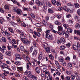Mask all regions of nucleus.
Segmentation results:
<instances>
[{"mask_svg":"<svg viewBox=\"0 0 80 80\" xmlns=\"http://www.w3.org/2000/svg\"><path fill=\"white\" fill-rule=\"evenodd\" d=\"M37 50L36 49L34 51L32 54V55L34 57H35L36 55H37Z\"/></svg>","mask_w":80,"mask_h":80,"instance_id":"obj_10","label":"nucleus"},{"mask_svg":"<svg viewBox=\"0 0 80 80\" xmlns=\"http://www.w3.org/2000/svg\"><path fill=\"white\" fill-rule=\"evenodd\" d=\"M75 27L77 29L80 28V24L79 23H77L75 25Z\"/></svg>","mask_w":80,"mask_h":80,"instance_id":"obj_30","label":"nucleus"},{"mask_svg":"<svg viewBox=\"0 0 80 80\" xmlns=\"http://www.w3.org/2000/svg\"><path fill=\"white\" fill-rule=\"evenodd\" d=\"M50 31L49 30H47L46 32V36L47 37L48 36V35H50V34H51V33H50Z\"/></svg>","mask_w":80,"mask_h":80,"instance_id":"obj_22","label":"nucleus"},{"mask_svg":"<svg viewBox=\"0 0 80 80\" xmlns=\"http://www.w3.org/2000/svg\"><path fill=\"white\" fill-rule=\"evenodd\" d=\"M35 25L36 26V27H39L41 26V24L40 23H36L35 24Z\"/></svg>","mask_w":80,"mask_h":80,"instance_id":"obj_42","label":"nucleus"},{"mask_svg":"<svg viewBox=\"0 0 80 80\" xmlns=\"http://www.w3.org/2000/svg\"><path fill=\"white\" fill-rule=\"evenodd\" d=\"M58 31L59 32H61L63 30V28L61 27V26H59L58 28Z\"/></svg>","mask_w":80,"mask_h":80,"instance_id":"obj_26","label":"nucleus"},{"mask_svg":"<svg viewBox=\"0 0 80 80\" xmlns=\"http://www.w3.org/2000/svg\"><path fill=\"white\" fill-rule=\"evenodd\" d=\"M8 30L9 31L11 32V33H14V31H13V30L12 29L10 28H8Z\"/></svg>","mask_w":80,"mask_h":80,"instance_id":"obj_49","label":"nucleus"},{"mask_svg":"<svg viewBox=\"0 0 80 80\" xmlns=\"http://www.w3.org/2000/svg\"><path fill=\"white\" fill-rule=\"evenodd\" d=\"M42 5L43 7V8H44L45 10H47V7L45 5L44 3L42 4Z\"/></svg>","mask_w":80,"mask_h":80,"instance_id":"obj_40","label":"nucleus"},{"mask_svg":"<svg viewBox=\"0 0 80 80\" xmlns=\"http://www.w3.org/2000/svg\"><path fill=\"white\" fill-rule=\"evenodd\" d=\"M74 33L75 34H77V35L80 36V31L79 30H74Z\"/></svg>","mask_w":80,"mask_h":80,"instance_id":"obj_14","label":"nucleus"},{"mask_svg":"<svg viewBox=\"0 0 80 80\" xmlns=\"http://www.w3.org/2000/svg\"><path fill=\"white\" fill-rule=\"evenodd\" d=\"M42 53H41L40 54L39 57H38V59L39 60H42Z\"/></svg>","mask_w":80,"mask_h":80,"instance_id":"obj_34","label":"nucleus"},{"mask_svg":"<svg viewBox=\"0 0 80 80\" xmlns=\"http://www.w3.org/2000/svg\"><path fill=\"white\" fill-rule=\"evenodd\" d=\"M32 74V72L28 71H26L24 72L25 75H27L28 77L30 78L32 77V74Z\"/></svg>","mask_w":80,"mask_h":80,"instance_id":"obj_2","label":"nucleus"},{"mask_svg":"<svg viewBox=\"0 0 80 80\" xmlns=\"http://www.w3.org/2000/svg\"><path fill=\"white\" fill-rule=\"evenodd\" d=\"M36 35L38 36V37H40V36L41 35V34H40V32H37Z\"/></svg>","mask_w":80,"mask_h":80,"instance_id":"obj_53","label":"nucleus"},{"mask_svg":"<svg viewBox=\"0 0 80 80\" xmlns=\"http://www.w3.org/2000/svg\"><path fill=\"white\" fill-rule=\"evenodd\" d=\"M45 75H47V74H48V77H50V73H49L48 71H46L45 72Z\"/></svg>","mask_w":80,"mask_h":80,"instance_id":"obj_59","label":"nucleus"},{"mask_svg":"<svg viewBox=\"0 0 80 80\" xmlns=\"http://www.w3.org/2000/svg\"><path fill=\"white\" fill-rule=\"evenodd\" d=\"M36 71L37 73L38 74L40 73V69L38 67H37L36 68Z\"/></svg>","mask_w":80,"mask_h":80,"instance_id":"obj_19","label":"nucleus"},{"mask_svg":"<svg viewBox=\"0 0 80 80\" xmlns=\"http://www.w3.org/2000/svg\"><path fill=\"white\" fill-rule=\"evenodd\" d=\"M50 31H51V32H53L54 33H58V32L57 31H55L53 29H51Z\"/></svg>","mask_w":80,"mask_h":80,"instance_id":"obj_48","label":"nucleus"},{"mask_svg":"<svg viewBox=\"0 0 80 80\" xmlns=\"http://www.w3.org/2000/svg\"><path fill=\"white\" fill-rule=\"evenodd\" d=\"M51 2L53 5H57V1L55 0H51Z\"/></svg>","mask_w":80,"mask_h":80,"instance_id":"obj_16","label":"nucleus"},{"mask_svg":"<svg viewBox=\"0 0 80 80\" xmlns=\"http://www.w3.org/2000/svg\"><path fill=\"white\" fill-rule=\"evenodd\" d=\"M25 60L28 62L26 64V65L27 70H30V69L31 65H32V64L30 62H29V60H30V58H29V57H28L27 56L25 59Z\"/></svg>","mask_w":80,"mask_h":80,"instance_id":"obj_1","label":"nucleus"},{"mask_svg":"<svg viewBox=\"0 0 80 80\" xmlns=\"http://www.w3.org/2000/svg\"><path fill=\"white\" fill-rule=\"evenodd\" d=\"M73 48L75 50H78V48L76 45H72Z\"/></svg>","mask_w":80,"mask_h":80,"instance_id":"obj_13","label":"nucleus"},{"mask_svg":"<svg viewBox=\"0 0 80 80\" xmlns=\"http://www.w3.org/2000/svg\"><path fill=\"white\" fill-rule=\"evenodd\" d=\"M2 41L3 42H7V39H6V38L5 37H3L2 38Z\"/></svg>","mask_w":80,"mask_h":80,"instance_id":"obj_25","label":"nucleus"},{"mask_svg":"<svg viewBox=\"0 0 80 80\" xmlns=\"http://www.w3.org/2000/svg\"><path fill=\"white\" fill-rule=\"evenodd\" d=\"M33 45L34 46V47H37V43L35 42V41H33Z\"/></svg>","mask_w":80,"mask_h":80,"instance_id":"obj_56","label":"nucleus"},{"mask_svg":"<svg viewBox=\"0 0 80 80\" xmlns=\"http://www.w3.org/2000/svg\"><path fill=\"white\" fill-rule=\"evenodd\" d=\"M61 64H62V65H63V66H64V67H65V66H66V63H65V62H64V61H63V62H62L61 63Z\"/></svg>","mask_w":80,"mask_h":80,"instance_id":"obj_55","label":"nucleus"},{"mask_svg":"<svg viewBox=\"0 0 80 80\" xmlns=\"http://www.w3.org/2000/svg\"><path fill=\"white\" fill-rule=\"evenodd\" d=\"M63 26L64 27H65V29H67V27H68V25L67 24H66L65 23H63L62 24Z\"/></svg>","mask_w":80,"mask_h":80,"instance_id":"obj_44","label":"nucleus"},{"mask_svg":"<svg viewBox=\"0 0 80 80\" xmlns=\"http://www.w3.org/2000/svg\"><path fill=\"white\" fill-rule=\"evenodd\" d=\"M15 57L16 58H18V59H22V57L21 56L18 54H16L15 55Z\"/></svg>","mask_w":80,"mask_h":80,"instance_id":"obj_11","label":"nucleus"},{"mask_svg":"<svg viewBox=\"0 0 80 80\" xmlns=\"http://www.w3.org/2000/svg\"><path fill=\"white\" fill-rule=\"evenodd\" d=\"M20 48L21 51L23 52L25 50V48H24V47L22 46H20Z\"/></svg>","mask_w":80,"mask_h":80,"instance_id":"obj_32","label":"nucleus"},{"mask_svg":"<svg viewBox=\"0 0 80 80\" xmlns=\"http://www.w3.org/2000/svg\"><path fill=\"white\" fill-rule=\"evenodd\" d=\"M46 38H47L49 40H53V37L52 34H50L48 36H46Z\"/></svg>","mask_w":80,"mask_h":80,"instance_id":"obj_5","label":"nucleus"},{"mask_svg":"<svg viewBox=\"0 0 80 80\" xmlns=\"http://www.w3.org/2000/svg\"><path fill=\"white\" fill-rule=\"evenodd\" d=\"M70 78L72 80H75V76L74 75H71Z\"/></svg>","mask_w":80,"mask_h":80,"instance_id":"obj_29","label":"nucleus"},{"mask_svg":"<svg viewBox=\"0 0 80 80\" xmlns=\"http://www.w3.org/2000/svg\"><path fill=\"white\" fill-rule=\"evenodd\" d=\"M58 60L60 62H63L64 61V59H63V57H60L58 58Z\"/></svg>","mask_w":80,"mask_h":80,"instance_id":"obj_9","label":"nucleus"},{"mask_svg":"<svg viewBox=\"0 0 80 80\" xmlns=\"http://www.w3.org/2000/svg\"><path fill=\"white\" fill-rule=\"evenodd\" d=\"M55 24L57 25H61V23L58 22V21H56L55 22Z\"/></svg>","mask_w":80,"mask_h":80,"instance_id":"obj_43","label":"nucleus"},{"mask_svg":"<svg viewBox=\"0 0 80 80\" xmlns=\"http://www.w3.org/2000/svg\"><path fill=\"white\" fill-rule=\"evenodd\" d=\"M69 23L70 25H72L73 24V22L72 20H69Z\"/></svg>","mask_w":80,"mask_h":80,"instance_id":"obj_52","label":"nucleus"},{"mask_svg":"<svg viewBox=\"0 0 80 80\" xmlns=\"http://www.w3.org/2000/svg\"><path fill=\"white\" fill-rule=\"evenodd\" d=\"M5 54L8 56H11V52L10 51H7L6 52Z\"/></svg>","mask_w":80,"mask_h":80,"instance_id":"obj_27","label":"nucleus"},{"mask_svg":"<svg viewBox=\"0 0 80 80\" xmlns=\"http://www.w3.org/2000/svg\"><path fill=\"white\" fill-rule=\"evenodd\" d=\"M67 30L68 32H70V33H72V31H73V30H72V29H71L70 28H68Z\"/></svg>","mask_w":80,"mask_h":80,"instance_id":"obj_31","label":"nucleus"},{"mask_svg":"<svg viewBox=\"0 0 80 80\" xmlns=\"http://www.w3.org/2000/svg\"><path fill=\"white\" fill-rule=\"evenodd\" d=\"M77 13L78 15L80 16V9H78L77 11Z\"/></svg>","mask_w":80,"mask_h":80,"instance_id":"obj_64","label":"nucleus"},{"mask_svg":"<svg viewBox=\"0 0 80 80\" xmlns=\"http://www.w3.org/2000/svg\"><path fill=\"white\" fill-rule=\"evenodd\" d=\"M63 10L66 12H68L69 10L68 9V8H67V6H64L63 8Z\"/></svg>","mask_w":80,"mask_h":80,"instance_id":"obj_28","label":"nucleus"},{"mask_svg":"<svg viewBox=\"0 0 80 80\" xmlns=\"http://www.w3.org/2000/svg\"><path fill=\"white\" fill-rule=\"evenodd\" d=\"M75 7H76V8H79L80 7V6L79 5V4L77 3H76L75 4Z\"/></svg>","mask_w":80,"mask_h":80,"instance_id":"obj_41","label":"nucleus"},{"mask_svg":"<svg viewBox=\"0 0 80 80\" xmlns=\"http://www.w3.org/2000/svg\"><path fill=\"white\" fill-rule=\"evenodd\" d=\"M7 48H8V50H11V48H13V47L10 46V45H9V44H8V45Z\"/></svg>","mask_w":80,"mask_h":80,"instance_id":"obj_39","label":"nucleus"},{"mask_svg":"<svg viewBox=\"0 0 80 80\" xmlns=\"http://www.w3.org/2000/svg\"><path fill=\"white\" fill-rule=\"evenodd\" d=\"M48 12L49 13H50L51 14H52V13H54V11L51 9H48Z\"/></svg>","mask_w":80,"mask_h":80,"instance_id":"obj_15","label":"nucleus"},{"mask_svg":"<svg viewBox=\"0 0 80 80\" xmlns=\"http://www.w3.org/2000/svg\"><path fill=\"white\" fill-rule=\"evenodd\" d=\"M68 65H69V67H70V68H72V63H68Z\"/></svg>","mask_w":80,"mask_h":80,"instance_id":"obj_54","label":"nucleus"},{"mask_svg":"<svg viewBox=\"0 0 80 80\" xmlns=\"http://www.w3.org/2000/svg\"><path fill=\"white\" fill-rule=\"evenodd\" d=\"M65 38H68L69 37V32L68 31H66L65 32Z\"/></svg>","mask_w":80,"mask_h":80,"instance_id":"obj_20","label":"nucleus"},{"mask_svg":"<svg viewBox=\"0 0 80 80\" xmlns=\"http://www.w3.org/2000/svg\"><path fill=\"white\" fill-rule=\"evenodd\" d=\"M55 63L57 67H60V65L59 64V63H58V61H55Z\"/></svg>","mask_w":80,"mask_h":80,"instance_id":"obj_38","label":"nucleus"},{"mask_svg":"<svg viewBox=\"0 0 80 80\" xmlns=\"http://www.w3.org/2000/svg\"><path fill=\"white\" fill-rule=\"evenodd\" d=\"M48 26H49L50 28H51L52 29H53V26L50 24H48Z\"/></svg>","mask_w":80,"mask_h":80,"instance_id":"obj_37","label":"nucleus"},{"mask_svg":"<svg viewBox=\"0 0 80 80\" xmlns=\"http://www.w3.org/2000/svg\"><path fill=\"white\" fill-rule=\"evenodd\" d=\"M32 75V76L30 78H32L34 80H37V77H35V76L34 75Z\"/></svg>","mask_w":80,"mask_h":80,"instance_id":"obj_46","label":"nucleus"},{"mask_svg":"<svg viewBox=\"0 0 80 80\" xmlns=\"http://www.w3.org/2000/svg\"><path fill=\"white\" fill-rule=\"evenodd\" d=\"M42 24H43V25H45V26H47V25H48V23H47V22L45 20H43V21H42Z\"/></svg>","mask_w":80,"mask_h":80,"instance_id":"obj_21","label":"nucleus"},{"mask_svg":"<svg viewBox=\"0 0 80 80\" xmlns=\"http://www.w3.org/2000/svg\"><path fill=\"white\" fill-rule=\"evenodd\" d=\"M65 49V46H62L60 47V50H64Z\"/></svg>","mask_w":80,"mask_h":80,"instance_id":"obj_23","label":"nucleus"},{"mask_svg":"<svg viewBox=\"0 0 80 80\" xmlns=\"http://www.w3.org/2000/svg\"><path fill=\"white\" fill-rule=\"evenodd\" d=\"M12 42L13 44H16L17 43V42H16L15 39H13L12 41Z\"/></svg>","mask_w":80,"mask_h":80,"instance_id":"obj_47","label":"nucleus"},{"mask_svg":"<svg viewBox=\"0 0 80 80\" xmlns=\"http://www.w3.org/2000/svg\"><path fill=\"white\" fill-rule=\"evenodd\" d=\"M2 48L3 50H6L7 49V47L4 45H2Z\"/></svg>","mask_w":80,"mask_h":80,"instance_id":"obj_51","label":"nucleus"},{"mask_svg":"<svg viewBox=\"0 0 80 80\" xmlns=\"http://www.w3.org/2000/svg\"><path fill=\"white\" fill-rule=\"evenodd\" d=\"M5 9L6 10H9V8H10V7L9 6H8L7 5H6L4 7Z\"/></svg>","mask_w":80,"mask_h":80,"instance_id":"obj_35","label":"nucleus"},{"mask_svg":"<svg viewBox=\"0 0 80 80\" xmlns=\"http://www.w3.org/2000/svg\"><path fill=\"white\" fill-rule=\"evenodd\" d=\"M45 3L46 5L48 7H50L52 6V4H51V3H50L48 1H47L46 0Z\"/></svg>","mask_w":80,"mask_h":80,"instance_id":"obj_8","label":"nucleus"},{"mask_svg":"<svg viewBox=\"0 0 80 80\" xmlns=\"http://www.w3.org/2000/svg\"><path fill=\"white\" fill-rule=\"evenodd\" d=\"M30 15L31 17H32L33 18H34L35 17V14H34V13H31Z\"/></svg>","mask_w":80,"mask_h":80,"instance_id":"obj_45","label":"nucleus"},{"mask_svg":"<svg viewBox=\"0 0 80 80\" xmlns=\"http://www.w3.org/2000/svg\"><path fill=\"white\" fill-rule=\"evenodd\" d=\"M18 32L20 33L21 34L20 35V38H21V39L22 40H23V39H26V37L25 36V34L23 32H22L20 30L18 31Z\"/></svg>","mask_w":80,"mask_h":80,"instance_id":"obj_4","label":"nucleus"},{"mask_svg":"<svg viewBox=\"0 0 80 80\" xmlns=\"http://www.w3.org/2000/svg\"><path fill=\"white\" fill-rule=\"evenodd\" d=\"M60 40L61 43H62L63 44L65 43V39L63 38H60Z\"/></svg>","mask_w":80,"mask_h":80,"instance_id":"obj_18","label":"nucleus"},{"mask_svg":"<svg viewBox=\"0 0 80 80\" xmlns=\"http://www.w3.org/2000/svg\"><path fill=\"white\" fill-rule=\"evenodd\" d=\"M45 50L46 52L48 53H49L50 52V48L48 47H46Z\"/></svg>","mask_w":80,"mask_h":80,"instance_id":"obj_17","label":"nucleus"},{"mask_svg":"<svg viewBox=\"0 0 80 80\" xmlns=\"http://www.w3.org/2000/svg\"><path fill=\"white\" fill-rule=\"evenodd\" d=\"M35 3L38 7H41L42 5V3L38 0H37L35 2Z\"/></svg>","mask_w":80,"mask_h":80,"instance_id":"obj_7","label":"nucleus"},{"mask_svg":"<svg viewBox=\"0 0 80 80\" xmlns=\"http://www.w3.org/2000/svg\"><path fill=\"white\" fill-rule=\"evenodd\" d=\"M12 68L13 70L15 71L16 70V68H15V65H13L12 67Z\"/></svg>","mask_w":80,"mask_h":80,"instance_id":"obj_50","label":"nucleus"},{"mask_svg":"<svg viewBox=\"0 0 80 80\" xmlns=\"http://www.w3.org/2000/svg\"><path fill=\"white\" fill-rule=\"evenodd\" d=\"M66 47H68V48H69L70 47V44L69 43L66 44Z\"/></svg>","mask_w":80,"mask_h":80,"instance_id":"obj_57","label":"nucleus"},{"mask_svg":"<svg viewBox=\"0 0 80 80\" xmlns=\"http://www.w3.org/2000/svg\"><path fill=\"white\" fill-rule=\"evenodd\" d=\"M4 33L6 35H7L8 37H9V36H10L11 34L10 33L8 32L7 31L4 32Z\"/></svg>","mask_w":80,"mask_h":80,"instance_id":"obj_24","label":"nucleus"},{"mask_svg":"<svg viewBox=\"0 0 80 80\" xmlns=\"http://www.w3.org/2000/svg\"><path fill=\"white\" fill-rule=\"evenodd\" d=\"M56 5L57 6H58L59 7H60V6H61V4L60 3V2H59L58 1H57Z\"/></svg>","mask_w":80,"mask_h":80,"instance_id":"obj_58","label":"nucleus"},{"mask_svg":"<svg viewBox=\"0 0 80 80\" xmlns=\"http://www.w3.org/2000/svg\"><path fill=\"white\" fill-rule=\"evenodd\" d=\"M66 78V80H70V78L69 76H67Z\"/></svg>","mask_w":80,"mask_h":80,"instance_id":"obj_63","label":"nucleus"},{"mask_svg":"<svg viewBox=\"0 0 80 80\" xmlns=\"http://www.w3.org/2000/svg\"><path fill=\"white\" fill-rule=\"evenodd\" d=\"M33 47L32 46L31 47L30 50V52H32L33 51Z\"/></svg>","mask_w":80,"mask_h":80,"instance_id":"obj_61","label":"nucleus"},{"mask_svg":"<svg viewBox=\"0 0 80 80\" xmlns=\"http://www.w3.org/2000/svg\"><path fill=\"white\" fill-rule=\"evenodd\" d=\"M11 1L12 2L14 3L17 4V5H18V6H19L20 5V4L19 3H18V2H17V1H15V0H11Z\"/></svg>","mask_w":80,"mask_h":80,"instance_id":"obj_33","label":"nucleus"},{"mask_svg":"<svg viewBox=\"0 0 80 80\" xmlns=\"http://www.w3.org/2000/svg\"><path fill=\"white\" fill-rule=\"evenodd\" d=\"M15 64L17 65H20L21 64V62L19 61H16L15 62Z\"/></svg>","mask_w":80,"mask_h":80,"instance_id":"obj_36","label":"nucleus"},{"mask_svg":"<svg viewBox=\"0 0 80 80\" xmlns=\"http://www.w3.org/2000/svg\"><path fill=\"white\" fill-rule=\"evenodd\" d=\"M66 17L67 18H70V17H71V15L70 14H68L67 15Z\"/></svg>","mask_w":80,"mask_h":80,"instance_id":"obj_62","label":"nucleus"},{"mask_svg":"<svg viewBox=\"0 0 80 80\" xmlns=\"http://www.w3.org/2000/svg\"><path fill=\"white\" fill-rule=\"evenodd\" d=\"M13 11L15 12H16L17 14L19 15H21L22 13V10H20V9L19 8L16 9L15 8H14Z\"/></svg>","mask_w":80,"mask_h":80,"instance_id":"obj_3","label":"nucleus"},{"mask_svg":"<svg viewBox=\"0 0 80 80\" xmlns=\"http://www.w3.org/2000/svg\"><path fill=\"white\" fill-rule=\"evenodd\" d=\"M69 12L71 13H72L73 12V6H71L69 9Z\"/></svg>","mask_w":80,"mask_h":80,"instance_id":"obj_12","label":"nucleus"},{"mask_svg":"<svg viewBox=\"0 0 80 80\" xmlns=\"http://www.w3.org/2000/svg\"><path fill=\"white\" fill-rule=\"evenodd\" d=\"M70 58L68 56L65 58V60H69V61H70Z\"/></svg>","mask_w":80,"mask_h":80,"instance_id":"obj_60","label":"nucleus"},{"mask_svg":"<svg viewBox=\"0 0 80 80\" xmlns=\"http://www.w3.org/2000/svg\"><path fill=\"white\" fill-rule=\"evenodd\" d=\"M21 41H22L23 43H24V44H25V45H28L29 44V41L28 40H24V39H21Z\"/></svg>","mask_w":80,"mask_h":80,"instance_id":"obj_6","label":"nucleus"}]
</instances>
